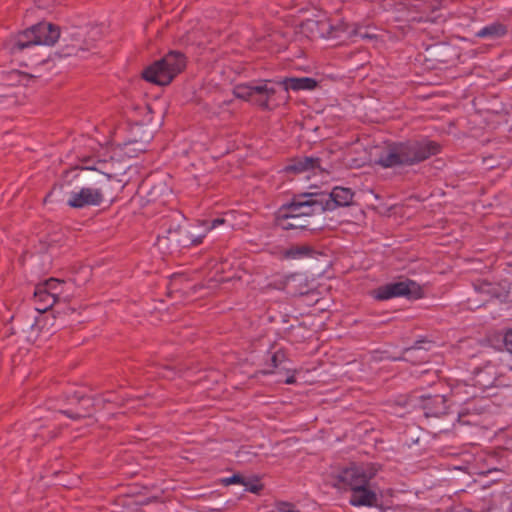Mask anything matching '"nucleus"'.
Listing matches in <instances>:
<instances>
[{"mask_svg": "<svg viewBox=\"0 0 512 512\" xmlns=\"http://www.w3.org/2000/svg\"><path fill=\"white\" fill-rule=\"evenodd\" d=\"M507 29L500 23H493L491 25L483 27L477 35L479 37H502L506 34Z\"/></svg>", "mask_w": 512, "mask_h": 512, "instance_id": "obj_17", "label": "nucleus"}, {"mask_svg": "<svg viewBox=\"0 0 512 512\" xmlns=\"http://www.w3.org/2000/svg\"><path fill=\"white\" fill-rule=\"evenodd\" d=\"M267 512H300L295 509L294 505L288 502H278Z\"/></svg>", "mask_w": 512, "mask_h": 512, "instance_id": "obj_23", "label": "nucleus"}, {"mask_svg": "<svg viewBox=\"0 0 512 512\" xmlns=\"http://www.w3.org/2000/svg\"><path fill=\"white\" fill-rule=\"evenodd\" d=\"M36 45H53L60 37V29L58 26L48 22H40L32 26Z\"/></svg>", "mask_w": 512, "mask_h": 512, "instance_id": "obj_13", "label": "nucleus"}, {"mask_svg": "<svg viewBox=\"0 0 512 512\" xmlns=\"http://www.w3.org/2000/svg\"><path fill=\"white\" fill-rule=\"evenodd\" d=\"M73 288L71 282L50 278L38 285V296L48 297L47 305H55L60 301H68L71 297L70 291Z\"/></svg>", "mask_w": 512, "mask_h": 512, "instance_id": "obj_9", "label": "nucleus"}, {"mask_svg": "<svg viewBox=\"0 0 512 512\" xmlns=\"http://www.w3.org/2000/svg\"><path fill=\"white\" fill-rule=\"evenodd\" d=\"M187 65L186 56L179 51H169L161 59L146 66L141 77L148 83L167 86L182 73Z\"/></svg>", "mask_w": 512, "mask_h": 512, "instance_id": "obj_3", "label": "nucleus"}, {"mask_svg": "<svg viewBox=\"0 0 512 512\" xmlns=\"http://www.w3.org/2000/svg\"><path fill=\"white\" fill-rule=\"evenodd\" d=\"M220 483L224 486H229L232 484H240L244 483V478L239 474H234L230 477H225L220 480Z\"/></svg>", "mask_w": 512, "mask_h": 512, "instance_id": "obj_24", "label": "nucleus"}, {"mask_svg": "<svg viewBox=\"0 0 512 512\" xmlns=\"http://www.w3.org/2000/svg\"><path fill=\"white\" fill-rule=\"evenodd\" d=\"M112 192L109 180L98 182L95 186L81 187L77 191H72L67 200V205L71 208L81 209L88 206H100L107 194Z\"/></svg>", "mask_w": 512, "mask_h": 512, "instance_id": "obj_4", "label": "nucleus"}, {"mask_svg": "<svg viewBox=\"0 0 512 512\" xmlns=\"http://www.w3.org/2000/svg\"><path fill=\"white\" fill-rule=\"evenodd\" d=\"M43 320H44V317L37 319L35 325L38 326Z\"/></svg>", "mask_w": 512, "mask_h": 512, "instance_id": "obj_31", "label": "nucleus"}, {"mask_svg": "<svg viewBox=\"0 0 512 512\" xmlns=\"http://www.w3.org/2000/svg\"><path fill=\"white\" fill-rule=\"evenodd\" d=\"M405 142H385L380 148L376 163L383 168L408 165Z\"/></svg>", "mask_w": 512, "mask_h": 512, "instance_id": "obj_8", "label": "nucleus"}, {"mask_svg": "<svg viewBox=\"0 0 512 512\" xmlns=\"http://www.w3.org/2000/svg\"><path fill=\"white\" fill-rule=\"evenodd\" d=\"M305 25L307 27H309L310 29H313L314 26L330 27V25H328L325 21H315V20H307Z\"/></svg>", "mask_w": 512, "mask_h": 512, "instance_id": "obj_27", "label": "nucleus"}, {"mask_svg": "<svg viewBox=\"0 0 512 512\" xmlns=\"http://www.w3.org/2000/svg\"><path fill=\"white\" fill-rule=\"evenodd\" d=\"M318 170H321L320 159L308 156L293 158L284 168V171L288 174H307V177L311 173L315 174Z\"/></svg>", "mask_w": 512, "mask_h": 512, "instance_id": "obj_12", "label": "nucleus"}, {"mask_svg": "<svg viewBox=\"0 0 512 512\" xmlns=\"http://www.w3.org/2000/svg\"><path fill=\"white\" fill-rule=\"evenodd\" d=\"M29 80L27 74L17 70L4 71L0 70V97L6 96L4 92L5 87H14L19 85H25Z\"/></svg>", "mask_w": 512, "mask_h": 512, "instance_id": "obj_14", "label": "nucleus"}, {"mask_svg": "<svg viewBox=\"0 0 512 512\" xmlns=\"http://www.w3.org/2000/svg\"><path fill=\"white\" fill-rule=\"evenodd\" d=\"M503 343L508 352L512 354V328L505 331L503 335Z\"/></svg>", "mask_w": 512, "mask_h": 512, "instance_id": "obj_25", "label": "nucleus"}, {"mask_svg": "<svg viewBox=\"0 0 512 512\" xmlns=\"http://www.w3.org/2000/svg\"><path fill=\"white\" fill-rule=\"evenodd\" d=\"M167 239L179 248H189L203 243L205 236L199 221L180 225L168 231Z\"/></svg>", "mask_w": 512, "mask_h": 512, "instance_id": "obj_7", "label": "nucleus"}, {"mask_svg": "<svg viewBox=\"0 0 512 512\" xmlns=\"http://www.w3.org/2000/svg\"><path fill=\"white\" fill-rule=\"evenodd\" d=\"M287 361V355L284 350H277L271 357L272 367L278 369L283 363Z\"/></svg>", "mask_w": 512, "mask_h": 512, "instance_id": "obj_22", "label": "nucleus"}, {"mask_svg": "<svg viewBox=\"0 0 512 512\" xmlns=\"http://www.w3.org/2000/svg\"><path fill=\"white\" fill-rule=\"evenodd\" d=\"M370 294L373 299L378 301H385L397 297L418 300L425 296L422 286L410 279L388 283L372 290Z\"/></svg>", "mask_w": 512, "mask_h": 512, "instance_id": "obj_5", "label": "nucleus"}, {"mask_svg": "<svg viewBox=\"0 0 512 512\" xmlns=\"http://www.w3.org/2000/svg\"><path fill=\"white\" fill-rule=\"evenodd\" d=\"M198 221L201 225V229H202L205 237L208 235L209 232H211L212 230H214V229L218 228L219 226L224 225L226 223L225 218H216V219H213L212 221H206V220H198Z\"/></svg>", "mask_w": 512, "mask_h": 512, "instance_id": "obj_19", "label": "nucleus"}, {"mask_svg": "<svg viewBox=\"0 0 512 512\" xmlns=\"http://www.w3.org/2000/svg\"><path fill=\"white\" fill-rule=\"evenodd\" d=\"M270 80H263L257 85L239 84L235 86L233 93L236 98L253 102L263 110H270L272 97L276 90L269 86Z\"/></svg>", "mask_w": 512, "mask_h": 512, "instance_id": "obj_6", "label": "nucleus"}, {"mask_svg": "<svg viewBox=\"0 0 512 512\" xmlns=\"http://www.w3.org/2000/svg\"><path fill=\"white\" fill-rule=\"evenodd\" d=\"M34 45H36V42L32 27L19 32L10 40V50L12 52L21 51Z\"/></svg>", "mask_w": 512, "mask_h": 512, "instance_id": "obj_15", "label": "nucleus"}, {"mask_svg": "<svg viewBox=\"0 0 512 512\" xmlns=\"http://www.w3.org/2000/svg\"><path fill=\"white\" fill-rule=\"evenodd\" d=\"M286 91L313 90L317 87V81L310 77H289L281 82Z\"/></svg>", "mask_w": 512, "mask_h": 512, "instance_id": "obj_16", "label": "nucleus"}, {"mask_svg": "<svg viewBox=\"0 0 512 512\" xmlns=\"http://www.w3.org/2000/svg\"><path fill=\"white\" fill-rule=\"evenodd\" d=\"M312 37H326L323 31H319L318 33H313Z\"/></svg>", "mask_w": 512, "mask_h": 512, "instance_id": "obj_29", "label": "nucleus"}, {"mask_svg": "<svg viewBox=\"0 0 512 512\" xmlns=\"http://www.w3.org/2000/svg\"><path fill=\"white\" fill-rule=\"evenodd\" d=\"M290 224H307L306 220H303L302 218L300 220H290Z\"/></svg>", "mask_w": 512, "mask_h": 512, "instance_id": "obj_28", "label": "nucleus"}, {"mask_svg": "<svg viewBox=\"0 0 512 512\" xmlns=\"http://www.w3.org/2000/svg\"><path fill=\"white\" fill-rule=\"evenodd\" d=\"M315 192L297 195L293 200L279 208L276 214V225L282 230L305 229L307 224H290V220L322 213V202L317 200Z\"/></svg>", "mask_w": 512, "mask_h": 512, "instance_id": "obj_2", "label": "nucleus"}, {"mask_svg": "<svg viewBox=\"0 0 512 512\" xmlns=\"http://www.w3.org/2000/svg\"><path fill=\"white\" fill-rule=\"evenodd\" d=\"M382 470L377 462H350L327 476L328 484L341 492H350L352 507H377L378 495L370 483Z\"/></svg>", "mask_w": 512, "mask_h": 512, "instance_id": "obj_1", "label": "nucleus"}, {"mask_svg": "<svg viewBox=\"0 0 512 512\" xmlns=\"http://www.w3.org/2000/svg\"><path fill=\"white\" fill-rule=\"evenodd\" d=\"M243 486H245V490L251 493H259L263 489V484L260 482L258 478L252 479V480H246L244 479V483H242Z\"/></svg>", "mask_w": 512, "mask_h": 512, "instance_id": "obj_21", "label": "nucleus"}, {"mask_svg": "<svg viewBox=\"0 0 512 512\" xmlns=\"http://www.w3.org/2000/svg\"><path fill=\"white\" fill-rule=\"evenodd\" d=\"M317 200H321L322 212L333 210L336 207H345L352 203L354 193L350 188L334 187L330 193L315 192Z\"/></svg>", "mask_w": 512, "mask_h": 512, "instance_id": "obj_10", "label": "nucleus"}, {"mask_svg": "<svg viewBox=\"0 0 512 512\" xmlns=\"http://www.w3.org/2000/svg\"><path fill=\"white\" fill-rule=\"evenodd\" d=\"M38 286L34 292V299L36 303V310L39 312H46L48 309L52 308L54 305H47L48 297L38 296Z\"/></svg>", "mask_w": 512, "mask_h": 512, "instance_id": "obj_20", "label": "nucleus"}, {"mask_svg": "<svg viewBox=\"0 0 512 512\" xmlns=\"http://www.w3.org/2000/svg\"><path fill=\"white\" fill-rule=\"evenodd\" d=\"M408 165H412L434 156L441 151L440 145L435 141L424 140L405 142Z\"/></svg>", "mask_w": 512, "mask_h": 512, "instance_id": "obj_11", "label": "nucleus"}, {"mask_svg": "<svg viewBox=\"0 0 512 512\" xmlns=\"http://www.w3.org/2000/svg\"><path fill=\"white\" fill-rule=\"evenodd\" d=\"M311 253L312 250L308 246H300L286 250L284 257L287 259H301L310 256Z\"/></svg>", "mask_w": 512, "mask_h": 512, "instance_id": "obj_18", "label": "nucleus"}, {"mask_svg": "<svg viewBox=\"0 0 512 512\" xmlns=\"http://www.w3.org/2000/svg\"><path fill=\"white\" fill-rule=\"evenodd\" d=\"M296 374H297V370L287 369L286 370V378L284 380V383L285 384H295L296 383Z\"/></svg>", "mask_w": 512, "mask_h": 512, "instance_id": "obj_26", "label": "nucleus"}, {"mask_svg": "<svg viewBox=\"0 0 512 512\" xmlns=\"http://www.w3.org/2000/svg\"><path fill=\"white\" fill-rule=\"evenodd\" d=\"M235 214H236L235 211H229V212L225 213V215H227V216H234Z\"/></svg>", "mask_w": 512, "mask_h": 512, "instance_id": "obj_30", "label": "nucleus"}]
</instances>
